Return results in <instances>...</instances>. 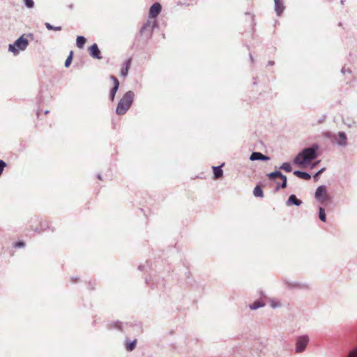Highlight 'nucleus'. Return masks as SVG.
<instances>
[{"mask_svg":"<svg viewBox=\"0 0 357 357\" xmlns=\"http://www.w3.org/2000/svg\"><path fill=\"white\" fill-rule=\"evenodd\" d=\"M319 145L313 144L310 147L303 149L294 159V162L300 165H307L319 155Z\"/></svg>","mask_w":357,"mask_h":357,"instance_id":"1","label":"nucleus"},{"mask_svg":"<svg viewBox=\"0 0 357 357\" xmlns=\"http://www.w3.org/2000/svg\"><path fill=\"white\" fill-rule=\"evenodd\" d=\"M135 93L132 91H127L123 97L120 99L116 109V113L117 115H124L127 111L130 108L133 100Z\"/></svg>","mask_w":357,"mask_h":357,"instance_id":"2","label":"nucleus"},{"mask_svg":"<svg viewBox=\"0 0 357 357\" xmlns=\"http://www.w3.org/2000/svg\"><path fill=\"white\" fill-rule=\"evenodd\" d=\"M324 136L339 146L345 147L347 145V135L343 131L337 133L328 131L325 132Z\"/></svg>","mask_w":357,"mask_h":357,"instance_id":"3","label":"nucleus"},{"mask_svg":"<svg viewBox=\"0 0 357 357\" xmlns=\"http://www.w3.org/2000/svg\"><path fill=\"white\" fill-rule=\"evenodd\" d=\"M29 45V40L24 38V35L18 38L13 44L8 46V50L14 54H17L20 51H24Z\"/></svg>","mask_w":357,"mask_h":357,"instance_id":"4","label":"nucleus"},{"mask_svg":"<svg viewBox=\"0 0 357 357\" xmlns=\"http://www.w3.org/2000/svg\"><path fill=\"white\" fill-rule=\"evenodd\" d=\"M310 343V337L307 334L298 335L295 340V353L301 354L305 351Z\"/></svg>","mask_w":357,"mask_h":357,"instance_id":"5","label":"nucleus"},{"mask_svg":"<svg viewBox=\"0 0 357 357\" xmlns=\"http://www.w3.org/2000/svg\"><path fill=\"white\" fill-rule=\"evenodd\" d=\"M314 197L321 202L326 201L328 199L326 187L325 185L319 186L315 191Z\"/></svg>","mask_w":357,"mask_h":357,"instance_id":"6","label":"nucleus"},{"mask_svg":"<svg viewBox=\"0 0 357 357\" xmlns=\"http://www.w3.org/2000/svg\"><path fill=\"white\" fill-rule=\"evenodd\" d=\"M132 327L133 326L132 324L119 321L110 324V328H114L121 332H126L130 328Z\"/></svg>","mask_w":357,"mask_h":357,"instance_id":"7","label":"nucleus"},{"mask_svg":"<svg viewBox=\"0 0 357 357\" xmlns=\"http://www.w3.org/2000/svg\"><path fill=\"white\" fill-rule=\"evenodd\" d=\"M89 52L91 57L96 59H101L102 55L100 50L96 43H93L89 47Z\"/></svg>","mask_w":357,"mask_h":357,"instance_id":"8","label":"nucleus"},{"mask_svg":"<svg viewBox=\"0 0 357 357\" xmlns=\"http://www.w3.org/2000/svg\"><path fill=\"white\" fill-rule=\"evenodd\" d=\"M110 79L113 81L114 86L110 90L109 98L112 101H113L114 100L116 93L119 88V82L118 79L114 75H111Z\"/></svg>","mask_w":357,"mask_h":357,"instance_id":"9","label":"nucleus"},{"mask_svg":"<svg viewBox=\"0 0 357 357\" xmlns=\"http://www.w3.org/2000/svg\"><path fill=\"white\" fill-rule=\"evenodd\" d=\"M273 1L275 12L277 16L280 17L285 10V6L283 3V0H273Z\"/></svg>","mask_w":357,"mask_h":357,"instance_id":"10","label":"nucleus"},{"mask_svg":"<svg viewBox=\"0 0 357 357\" xmlns=\"http://www.w3.org/2000/svg\"><path fill=\"white\" fill-rule=\"evenodd\" d=\"M151 22L149 20H147L143 26L140 29L141 35L146 34V32L148 31V35H151L154 26H157V22L155 21L153 24L152 27L151 28Z\"/></svg>","mask_w":357,"mask_h":357,"instance_id":"11","label":"nucleus"},{"mask_svg":"<svg viewBox=\"0 0 357 357\" xmlns=\"http://www.w3.org/2000/svg\"><path fill=\"white\" fill-rule=\"evenodd\" d=\"M161 10H162L161 5L158 2L154 3L150 8L149 17L155 18V17H158V15L161 12Z\"/></svg>","mask_w":357,"mask_h":357,"instance_id":"12","label":"nucleus"},{"mask_svg":"<svg viewBox=\"0 0 357 357\" xmlns=\"http://www.w3.org/2000/svg\"><path fill=\"white\" fill-rule=\"evenodd\" d=\"M270 158L267 155H265L262 154L260 152H253L250 156V160L252 161L255 160H262V161H266L268 160Z\"/></svg>","mask_w":357,"mask_h":357,"instance_id":"13","label":"nucleus"},{"mask_svg":"<svg viewBox=\"0 0 357 357\" xmlns=\"http://www.w3.org/2000/svg\"><path fill=\"white\" fill-rule=\"evenodd\" d=\"M301 204L302 201L298 199L295 195H291L286 202V205L287 206H290L291 205L299 206Z\"/></svg>","mask_w":357,"mask_h":357,"instance_id":"14","label":"nucleus"},{"mask_svg":"<svg viewBox=\"0 0 357 357\" xmlns=\"http://www.w3.org/2000/svg\"><path fill=\"white\" fill-rule=\"evenodd\" d=\"M137 344V340L134 339L133 340H130L128 337H126L124 341V346L126 349L128 351H133Z\"/></svg>","mask_w":357,"mask_h":357,"instance_id":"15","label":"nucleus"},{"mask_svg":"<svg viewBox=\"0 0 357 357\" xmlns=\"http://www.w3.org/2000/svg\"><path fill=\"white\" fill-rule=\"evenodd\" d=\"M224 165L225 164L222 163L220 165L212 167L213 171L214 178L218 179V178H220L223 176V170H222V167L224 166Z\"/></svg>","mask_w":357,"mask_h":357,"instance_id":"16","label":"nucleus"},{"mask_svg":"<svg viewBox=\"0 0 357 357\" xmlns=\"http://www.w3.org/2000/svg\"><path fill=\"white\" fill-rule=\"evenodd\" d=\"M294 174L298 177L299 178L305 181H308L311 178V175L309 173L301 170H295L294 172Z\"/></svg>","mask_w":357,"mask_h":357,"instance_id":"17","label":"nucleus"},{"mask_svg":"<svg viewBox=\"0 0 357 357\" xmlns=\"http://www.w3.org/2000/svg\"><path fill=\"white\" fill-rule=\"evenodd\" d=\"M130 64H131V59H128L125 61V63H124L125 67L121 70V75L122 77H125L128 75V70L130 67Z\"/></svg>","mask_w":357,"mask_h":357,"instance_id":"18","label":"nucleus"},{"mask_svg":"<svg viewBox=\"0 0 357 357\" xmlns=\"http://www.w3.org/2000/svg\"><path fill=\"white\" fill-rule=\"evenodd\" d=\"M267 177L270 180H275L277 178H281L283 177V174L280 170H276L275 172L268 173L267 174Z\"/></svg>","mask_w":357,"mask_h":357,"instance_id":"19","label":"nucleus"},{"mask_svg":"<svg viewBox=\"0 0 357 357\" xmlns=\"http://www.w3.org/2000/svg\"><path fill=\"white\" fill-rule=\"evenodd\" d=\"M86 41V39L82 36H79L77 37V39H76V45L77 46V47L79 48H82L85 44Z\"/></svg>","mask_w":357,"mask_h":357,"instance_id":"20","label":"nucleus"},{"mask_svg":"<svg viewBox=\"0 0 357 357\" xmlns=\"http://www.w3.org/2000/svg\"><path fill=\"white\" fill-rule=\"evenodd\" d=\"M253 195L256 197H264V192H263L262 188L259 185H256V187L254 188Z\"/></svg>","mask_w":357,"mask_h":357,"instance_id":"21","label":"nucleus"},{"mask_svg":"<svg viewBox=\"0 0 357 357\" xmlns=\"http://www.w3.org/2000/svg\"><path fill=\"white\" fill-rule=\"evenodd\" d=\"M264 303H262L261 301H255L253 303L250 304V308L251 310H257L259 307H264Z\"/></svg>","mask_w":357,"mask_h":357,"instance_id":"22","label":"nucleus"},{"mask_svg":"<svg viewBox=\"0 0 357 357\" xmlns=\"http://www.w3.org/2000/svg\"><path fill=\"white\" fill-rule=\"evenodd\" d=\"M319 218L322 222L326 221V215L325 209L323 207H319Z\"/></svg>","mask_w":357,"mask_h":357,"instance_id":"23","label":"nucleus"},{"mask_svg":"<svg viewBox=\"0 0 357 357\" xmlns=\"http://www.w3.org/2000/svg\"><path fill=\"white\" fill-rule=\"evenodd\" d=\"M280 169L284 170L287 172H291L292 171L291 165L289 162H284L280 167Z\"/></svg>","mask_w":357,"mask_h":357,"instance_id":"24","label":"nucleus"},{"mask_svg":"<svg viewBox=\"0 0 357 357\" xmlns=\"http://www.w3.org/2000/svg\"><path fill=\"white\" fill-rule=\"evenodd\" d=\"M73 60V52H71L69 54V56L67 57V59L65 61V66L66 68L69 67L71 64Z\"/></svg>","mask_w":357,"mask_h":357,"instance_id":"25","label":"nucleus"},{"mask_svg":"<svg viewBox=\"0 0 357 357\" xmlns=\"http://www.w3.org/2000/svg\"><path fill=\"white\" fill-rule=\"evenodd\" d=\"M347 357H357V347L353 348L347 355Z\"/></svg>","mask_w":357,"mask_h":357,"instance_id":"26","label":"nucleus"},{"mask_svg":"<svg viewBox=\"0 0 357 357\" xmlns=\"http://www.w3.org/2000/svg\"><path fill=\"white\" fill-rule=\"evenodd\" d=\"M24 5L29 8H32L34 6L33 0H24Z\"/></svg>","mask_w":357,"mask_h":357,"instance_id":"27","label":"nucleus"},{"mask_svg":"<svg viewBox=\"0 0 357 357\" xmlns=\"http://www.w3.org/2000/svg\"><path fill=\"white\" fill-rule=\"evenodd\" d=\"M282 180V183L280 184V188H285L287 185V178L285 175L283 174V177L280 178Z\"/></svg>","mask_w":357,"mask_h":357,"instance_id":"28","label":"nucleus"},{"mask_svg":"<svg viewBox=\"0 0 357 357\" xmlns=\"http://www.w3.org/2000/svg\"><path fill=\"white\" fill-rule=\"evenodd\" d=\"M324 170H325V169H324V168H321V169H319L318 172H317L314 174V176H313L314 179L315 181H317V180H318V178H319V176H320V174H321V173H323Z\"/></svg>","mask_w":357,"mask_h":357,"instance_id":"29","label":"nucleus"},{"mask_svg":"<svg viewBox=\"0 0 357 357\" xmlns=\"http://www.w3.org/2000/svg\"><path fill=\"white\" fill-rule=\"evenodd\" d=\"M6 167V163L2 160H0V176L2 174L4 168Z\"/></svg>","mask_w":357,"mask_h":357,"instance_id":"30","label":"nucleus"},{"mask_svg":"<svg viewBox=\"0 0 357 357\" xmlns=\"http://www.w3.org/2000/svg\"><path fill=\"white\" fill-rule=\"evenodd\" d=\"M24 245H25V243L22 241H19L14 244V246L15 248H23V247H24Z\"/></svg>","mask_w":357,"mask_h":357,"instance_id":"31","label":"nucleus"},{"mask_svg":"<svg viewBox=\"0 0 357 357\" xmlns=\"http://www.w3.org/2000/svg\"><path fill=\"white\" fill-rule=\"evenodd\" d=\"M165 286V282H164V280L162 279L159 283L158 285H156L155 287H153V288L155 287V288H158V289H161L163 287Z\"/></svg>","mask_w":357,"mask_h":357,"instance_id":"32","label":"nucleus"},{"mask_svg":"<svg viewBox=\"0 0 357 357\" xmlns=\"http://www.w3.org/2000/svg\"><path fill=\"white\" fill-rule=\"evenodd\" d=\"M45 27L48 29V30H52L53 29V25H52L49 22H45Z\"/></svg>","mask_w":357,"mask_h":357,"instance_id":"33","label":"nucleus"},{"mask_svg":"<svg viewBox=\"0 0 357 357\" xmlns=\"http://www.w3.org/2000/svg\"><path fill=\"white\" fill-rule=\"evenodd\" d=\"M61 29H62V28H61V26H53V29H52V30H54V31H61Z\"/></svg>","mask_w":357,"mask_h":357,"instance_id":"34","label":"nucleus"},{"mask_svg":"<svg viewBox=\"0 0 357 357\" xmlns=\"http://www.w3.org/2000/svg\"><path fill=\"white\" fill-rule=\"evenodd\" d=\"M341 72L343 74H344L346 72L348 73H351V70H346L344 68H342Z\"/></svg>","mask_w":357,"mask_h":357,"instance_id":"35","label":"nucleus"},{"mask_svg":"<svg viewBox=\"0 0 357 357\" xmlns=\"http://www.w3.org/2000/svg\"><path fill=\"white\" fill-rule=\"evenodd\" d=\"M144 268H145V266H144V265H139V266H138V268H139V270H141V271H144Z\"/></svg>","mask_w":357,"mask_h":357,"instance_id":"36","label":"nucleus"},{"mask_svg":"<svg viewBox=\"0 0 357 357\" xmlns=\"http://www.w3.org/2000/svg\"><path fill=\"white\" fill-rule=\"evenodd\" d=\"M280 188V184L279 183H277V187L275 189V191H278L279 188Z\"/></svg>","mask_w":357,"mask_h":357,"instance_id":"37","label":"nucleus"},{"mask_svg":"<svg viewBox=\"0 0 357 357\" xmlns=\"http://www.w3.org/2000/svg\"><path fill=\"white\" fill-rule=\"evenodd\" d=\"M268 66H273L274 65V61H269L268 63Z\"/></svg>","mask_w":357,"mask_h":357,"instance_id":"38","label":"nucleus"},{"mask_svg":"<svg viewBox=\"0 0 357 357\" xmlns=\"http://www.w3.org/2000/svg\"><path fill=\"white\" fill-rule=\"evenodd\" d=\"M250 61H251L252 62H253V61H254V59H253V57H252V56L251 54H250Z\"/></svg>","mask_w":357,"mask_h":357,"instance_id":"39","label":"nucleus"},{"mask_svg":"<svg viewBox=\"0 0 357 357\" xmlns=\"http://www.w3.org/2000/svg\"><path fill=\"white\" fill-rule=\"evenodd\" d=\"M97 178H98V179H100V180H101V179H102V177H101V175H100V174H98V175H97Z\"/></svg>","mask_w":357,"mask_h":357,"instance_id":"40","label":"nucleus"},{"mask_svg":"<svg viewBox=\"0 0 357 357\" xmlns=\"http://www.w3.org/2000/svg\"><path fill=\"white\" fill-rule=\"evenodd\" d=\"M28 36H29V37H31V38H33V34H32V33H29V34L28 35Z\"/></svg>","mask_w":357,"mask_h":357,"instance_id":"41","label":"nucleus"},{"mask_svg":"<svg viewBox=\"0 0 357 357\" xmlns=\"http://www.w3.org/2000/svg\"><path fill=\"white\" fill-rule=\"evenodd\" d=\"M340 2H341V4H344V0H341V1H340Z\"/></svg>","mask_w":357,"mask_h":357,"instance_id":"42","label":"nucleus"},{"mask_svg":"<svg viewBox=\"0 0 357 357\" xmlns=\"http://www.w3.org/2000/svg\"><path fill=\"white\" fill-rule=\"evenodd\" d=\"M48 112H49V111H48V110H46L44 113H45V114H47Z\"/></svg>","mask_w":357,"mask_h":357,"instance_id":"43","label":"nucleus"},{"mask_svg":"<svg viewBox=\"0 0 357 357\" xmlns=\"http://www.w3.org/2000/svg\"><path fill=\"white\" fill-rule=\"evenodd\" d=\"M146 284H150V283H149V282L147 280H146Z\"/></svg>","mask_w":357,"mask_h":357,"instance_id":"44","label":"nucleus"}]
</instances>
